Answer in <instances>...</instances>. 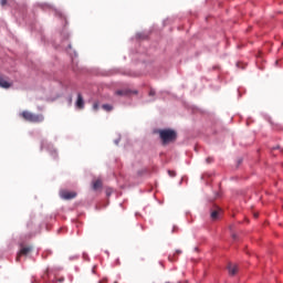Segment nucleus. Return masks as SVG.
Returning <instances> with one entry per match:
<instances>
[{
  "mask_svg": "<svg viewBox=\"0 0 283 283\" xmlns=\"http://www.w3.org/2000/svg\"><path fill=\"white\" fill-rule=\"evenodd\" d=\"M20 116L28 123H43V120H45V116H43V114H34L30 111H23L20 113Z\"/></svg>",
  "mask_w": 283,
  "mask_h": 283,
  "instance_id": "obj_2",
  "label": "nucleus"
},
{
  "mask_svg": "<svg viewBox=\"0 0 283 283\" xmlns=\"http://www.w3.org/2000/svg\"><path fill=\"white\" fill-rule=\"evenodd\" d=\"M75 105L78 109H83V107H85V101H83V95H81V93L77 94V101Z\"/></svg>",
  "mask_w": 283,
  "mask_h": 283,
  "instance_id": "obj_6",
  "label": "nucleus"
},
{
  "mask_svg": "<svg viewBox=\"0 0 283 283\" xmlns=\"http://www.w3.org/2000/svg\"><path fill=\"white\" fill-rule=\"evenodd\" d=\"M98 283H105V281H99Z\"/></svg>",
  "mask_w": 283,
  "mask_h": 283,
  "instance_id": "obj_21",
  "label": "nucleus"
},
{
  "mask_svg": "<svg viewBox=\"0 0 283 283\" xmlns=\"http://www.w3.org/2000/svg\"><path fill=\"white\" fill-rule=\"evenodd\" d=\"M232 238H233V240H235L237 235H235V234H232Z\"/></svg>",
  "mask_w": 283,
  "mask_h": 283,
  "instance_id": "obj_20",
  "label": "nucleus"
},
{
  "mask_svg": "<svg viewBox=\"0 0 283 283\" xmlns=\"http://www.w3.org/2000/svg\"><path fill=\"white\" fill-rule=\"evenodd\" d=\"M103 188V181L101 179H97L93 181V191H98V189Z\"/></svg>",
  "mask_w": 283,
  "mask_h": 283,
  "instance_id": "obj_9",
  "label": "nucleus"
},
{
  "mask_svg": "<svg viewBox=\"0 0 283 283\" xmlns=\"http://www.w3.org/2000/svg\"><path fill=\"white\" fill-rule=\"evenodd\" d=\"M254 217H256V218H258V214H254Z\"/></svg>",
  "mask_w": 283,
  "mask_h": 283,
  "instance_id": "obj_22",
  "label": "nucleus"
},
{
  "mask_svg": "<svg viewBox=\"0 0 283 283\" xmlns=\"http://www.w3.org/2000/svg\"><path fill=\"white\" fill-rule=\"evenodd\" d=\"M229 275H237L239 269L237 264L229 263L228 265Z\"/></svg>",
  "mask_w": 283,
  "mask_h": 283,
  "instance_id": "obj_7",
  "label": "nucleus"
},
{
  "mask_svg": "<svg viewBox=\"0 0 283 283\" xmlns=\"http://www.w3.org/2000/svg\"><path fill=\"white\" fill-rule=\"evenodd\" d=\"M168 175L170 176V178H175L176 171H174V170H168Z\"/></svg>",
  "mask_w": 283,
  "mask_h": 283,
  "instance_id": "obj_13",
  "label": "nucleus"
},
{
  "mask_svg": "<svg viewBox=\"0 0 283 283\" xmlns=\"http://www.w3.org/2000/svg\"><path fill=\"white\" fill-rule=\"evenodd\" d=\"M0 87L3 90H10L12 87V83L8 82V80L0 75Z\"/></svg>",
  "mask_w": 283,
  "mask_h": 283,
  "instance_id": "obj_5",
  "label": "nucleus"
},
{
  "mask_svg": "<svg viewBox=\"0 0 283 283\" xmlns=\"http://www.w3.org/2000/svg\"><path fill=\"white\" fill-rule=\"evenodd\" d=\"M0 6H2V8L8 6V0H0Z\"/></svg>",
  "mask_w": 283,
  "mask_h": 283,
  "instance_id": "obj_14",
  "label": "nucleus"
},
{
  "mask_svg": "<svg viewBox=\"0 0 283 283\" xmlns=\"http://www.w3.org/2000/svg\"><path fill=\"white\" fill-rule=\"evenodd\" d=\"M177 253H178V255H180V253H182V251L181 250H177Z\"/></svg>",
  "mask_w": 283,
  "mask_h": 283,
  "instance_id": "obj_19",
  "label": "nucleus"
},
{
  "mask_svg": "<svg viewBox=\"0 0 283 283\" xmlns=\"http://www.w3.org/2000/svg\"><path fill=\"white\" fill-rule=\"evenodd\" d=\"M149 96H156V91L150 90V91H149Z\"/></svg>",
  "mask_w": 283,
  "mask_h": 283,
  "instance_id": "obj_15",
  "label": "nucleus"
},
{
  "mask_svg": "<svg viewBox=\"0 0 283 283\" xmlns=\"http://www.w3.org/2000/svg\"><path fill=\"white\" fill-rule=\"evenodd\" d=\"M106 196H112V190H106Z\"/></svg>",
  "mask_w": 283,
  "mask_h": 283,
  "instance_id": "obj_17",
  "label": "nucleus"
},
{
  "mask_svg": "<svg viewBox=\"0 0 283 283\" xmlns=\"http://www.w3.org/2000/svg\"><path fill=\"white\" fill-rule=\"evenodd\" d=\"M98 107H99L98 102H95V103L93 104V109H94V112H98Z\"/></svg>",
  "mask_w": 283,
  "mask_h": 283,
  "instance_id": "obj_12",
  "label": "nucleus"
},
{
  "mask_svg": "<svg viewBox=\"0 0 283 283\" xmlns=\"http://www.w3.org/2000/svg\"><path fill=\"white\" fill-rule=\"evenodd\" d=\"M32 224H33L32 221L29 222V223H28V228H29V229H32Z\"/></svg>",
  "mask_w": 283,
  "mask_h": 283,
  "instance_id": "obj_18",
  "label": "nucleus"
},
{
  "mask_svg": "<svg viewBox=\"0 0 283 283\" xmlns=\"http://www.w3.org/2000/svg\"><path fill=\"white\" fill-rule=\"evenodd\" d=\"M158 134L163 145L174 143V140H176V138L178 137V135L176 134V130H172V129H160Z\"/></svg>",
  "mask_w": 283,
  "mask_h": 283,
  "instance_id": "obj_1",
  "label": "nucleus"
},
{
  "mask_svg": "<svg viewBox=\"0 0 283 283\" xmlns=\"http://www.w3.org/2000/svg\"><path fill=\"white\" fill-rule=\"evenodd\" d=\"M116 94L117 96H128V94H138V91L124 90V91H117Z\"/></svg>",
  "mask_w": 283,
  "mask_h": 283,
  "instance_id": "obj_8",
  "label": "nucleus"
},
{
  "mask_svg": "<svg viewBox=\"0 0 283 283\" xmlns=\"http://www.w3.org/2000/svg\"><path fill=\"white\" fill-rule=\"evenodd\" d=\"M61 198H63V200H74L76 192L64 190L61 192Z\"/></svg>",
  "mask_w": 283,
  "mask_h": 283,
  "instance_id": "obj_4",
  "label": "nucleus"
},
{
  "mask_svg": "<svg viewBox=\"0 0 283 283\" xmlns=\"http://www.w3.org/2000/svg\"><path fill=\"white\" fill-rule=\"evenodd\" d=\"M220 208L212 210L210 213L211 220H218V218H220Z\"/></svg>",
  "mask_w": 283,
  "mask_h": 283,
  "instance_id": "obj_10",
  "label": "nucleus"
},
{
  "mask_svg": "<svg viewBox=\"0 0 283 283\" xmlns=\"http://www.w3.org/2000/svg\"><path fill=\"white\" fill-rule=\"evenodd\" d=\"M206 163H208V164L213 163V158L208 157V158L206 159Z\"/></svg>",
  "mask_w": 283,
  "mask_h": 283,
  "instance_id": "obj_16",
  "label": "nucleus"
},
{
  "mask_svg": "<svg viewBox=\"0 0 283 283\" xmlns=\"http://www.w3.org/2000/svg\"><path fill=\"white\" fill-rule=\"evenodd\" d=\"M102 108H104L105 112H112V109H114V106L109 104H103Z\"/></svg>",
  "mask_w": 283,
  "mask_h": 283,
  "instance_id": "obj_11",
  "label": "nucleus"
},
{
  "mask_svg": "<svg viewBox=\"0 0 283 283\" xmlns=\"http://www.w3.org/2000/svg\"><path fill=\"white\" fill-rule=\"evenodd\" d=\"M29 253H32V245L22 247L17 255V262L21 260V255H28Z\"/></svg>",
  "mask_w": 283,
  "mask_h": 283,
  "instance_id": "obj_3",
  "label": "nucleus"
}]
</instances>
